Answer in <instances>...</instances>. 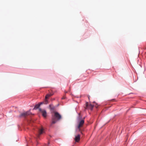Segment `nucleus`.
Instances as JSON below:
<instances>
[{"label":"nucleus","instance_id":"nucleus-1","mask_svg":"<svg viewBox=\"0 0 146 146\" xmlns=\"http://www.w3.org/2000/svg\"><path fill=\"white\" fill-rule=\"evenodd\" d=\"M61 118V115L57 112H54V114L52 115V121L50 126L55 123L57 121L60 120Z\"/></svg>","mask_w":146,"mask_h":146},{"label":"nucleus","instance_id":"nucleus-5","mask_svg":"<svg viewBox=\"0 0 146 146\" xmlns=\"http://www.w3.org/2000/svg\"><path fill=\"white\" fill-rule=\"evenodd\" d=\"M80 139V135L79 134H77L75 135L74 140L76 142H78Z\"/></svg>","mask_w":146,"mask_h":146},{"label":"nucleus","instance_id":"nucleus-4","mask_svg":"<svg viewBox=\"0 0 146 146\" xmlns=\"http://www.w3.org/2000/svg\"><path fill=\"white\" fill-rule=\"evenodd\" d=\"M86 109L87 108H88V109H90L91 110H92L94 106V105H92L91 104H88V103L87 102H86Z\"/></svg>","mask_w":146,"mask_h":146},{"label":"nucleus","instance_id":"nucleus-3","mask_svg":"<svg viewBox=\"0 0 146 146\" xmlns=\"http://www.w3.org/2000/svg\"><path fill=\"white\" fill-rule=\"evenodd\" d=\"M39 111L41 112L42 116L44 117H46V112L44 110H42L41 108L39 109Z\"/></svg>","mask_w":146,"mask_h":146},{"label":"nucleus","instance_id":"nucleus-11","mask_svg":"<svg viewBox=\"0 0 146 146\" xmlns=\"http://www.w3.org/2000/svg\"><path fill=\"white\" fill-rule=\"evenodd\" d=\"M43 104L42 102H41L40 103V104H40V105L41 104Z\"/></svg>","mask_w":146,"mask_h":146},{"label":"nucleus","instance_id":"nucleus-8","mask_svg":"<svg viewBox=\"0 0 146 146\" xmlns=\"http://www.w3.org/2000/svg\"><path fill=\"white\" fill-rule=\"evenodd\" d=\"M40 106V104H37L34 107V109H36L38 108Z\"/></svg>","mask_w":146,"mask_h":146},{"label":"nucleus","instance_id":"nucleus-13","mask_svg":"<svg viewBox=\"0 0 146 146\" xmlns=\"http://www.w3.org/2000/svg\"><path fill=\"white\" fill-rule=\"evenodd\" d=\"M81 133L82 134H83V133H82V131H81Z\"/></svg>","mask_w":146,"mask_h":146},{"label":"nucleus","instance_id":"nucleus-7","mask_svg":"<svg viewBox=\"0 0 146 146\" xmlns=\"http://www.w3.org/2000/svg\"><path fill=\"white\" fill-rule=\"evenodd\" d=\"M44 129L43 128L39 129L38 131V133L37 135V137L39 138L40 135L44 132Z\"/></svg>","mask_w":146,"mask_h":146},{"label":"nucleus","instance_id":"nucleus-15","mask_svg":"<svg viewBox=\"0 0 146 146\" xmlns=\"http://www.w3.org/2000/svg\"><path fill=\"white\" fill-rule=\"evenodd\" d=\"M96 108H97V106H95Z\"/></svg>","mask_w":146,"mask_h":146},{"label":"nucleus","instance_id":"nucleus-10","mask_svg":"<svg viewBox=\"0 0 146 146\" xmlns=\"http://www.w3.org/2000/svg\"><path fill=\"white\" fill-rule=\"evenodd\" d=\"M48 98L47 97L46 98V96H45L44 101H45V104H47L48 103V101L47 100V99Z\"/></svg>","mask_w":146,"mask_h":146},{"label":"nucleus","instance_id":"nucleus-14","mask_svg":"<svg viewBox=\"0 0 146 146\" xmlns=\"http://www.w3.org/2000/svg\"><path fill=\"white\" fill-rule=\"evenodd\" d=\"M46 146H48V145H46Z\"/></svg>","mask_w":146,"mask_h":146},{"label":"nucleus","instance_id":"nucleus-12","mask_svg":"<svg viewBox=\"0 0 146 146\" xmlns=\"http://www.w3.org/2000/svg\"><path fill=\"white\" fill-rule=\"evenodd\" d=\"M90 97L89 96H88V98L89 100H90Z\"/></svg>","mask_w":146,"mask_h":146},{"label":"nucleus","instance_id":"nucleus-6","mask_svg":"<svg viewBox=\"0 0 146 146\" xmlns=\"http://www.w3.org/2000/svg\"><path fill=\"white\" fill-rule=\"evenodd\" d=\"M31 114V113L30 111H27L21 113L20 115V116L26 117L30 115Z\"/></svg>","mask_w":146,"mask_h":146},{"label":"nucleus","instance_id":"nucleus-9","mask_svg":"<svg viewBox=\"0 0 146 146\" xmlns=\"http://www.w3.org/2000/svg\"><path fill=\"white\" fill-rule=\"evenodd\" d=\"M53 94H47L46 96V98L47 97L49 98L50 97L52 96L53 95Z\"/></svg>","mask_w":146,"mask_h":146},{"label":"nucleus","instance_id":"nucleus-2","mask_svg":"<svg viewBox=\"0 0 146 146\" xmlns=\"http://www.w3.org/2000/svg\"><path fill=\"white\" fill-rule=\"evenodd\" d=\"M84 123V121L83 119L80 120L78 122V124L77 126L76 129V131H80L81 129L80 128L82 127Z\"/></svg>","mask_w":146,"mask_h":146}]
</instances>
